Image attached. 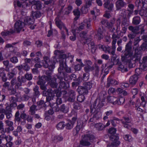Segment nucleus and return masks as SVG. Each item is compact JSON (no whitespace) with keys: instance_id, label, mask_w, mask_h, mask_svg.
<instances>
[{"instance_id":"f257e3e1","label":"nucleus","mask_w":147,"mask_h":147,"mask_svg":"<svg viewBox=\"0 0 147 147\" xmlns=\"http://www.w3.org/2000/svg\"><path fill=\"white\" fill-rule=\"evenodd\" d=\"M56 58V56H55L54 57L53 61H50L49 58L46 57H44V60L42 61L41 63L42 65L45 67L47 68L49 67V69L50 70H52L54 68V65L55 62V59Z\"/></svg>"},{"instance_id":"f03ea898","label":"nucleus","mask_w":147,"mask_h":147,"mask_svg":"<svg viewBox=\"0 0 147 147\" xmlns=\"http://www.w3.org/2000/svg\"><path fill=\"white\" fill-rule=\"evenodd\" d=\"M24 21L25 25L30 26V28L31 29L34 28L35 25H34V20L31 19V17L28 16H25L24 18Z\"/></svg>"},{"instance_id":"7ed1b4c3","label":"nucleus","mask_w":147,"mask_h":147,"mask_svg":"<svg viewBox=\"0 0 147 147\" xmlns=\"http://www.w3.org/2000/svg\"><path fill=\"white\" fill-rule=\"evenodd\" d=\"M25 26V24L23 22L20 20L17 21L14 24V30L18 32H19Z\"/></svg>"},{"instance_id":"20e7f679","label":"nucleus","mask_w":147,"mask_h":147,"mask_svg":"<svg viewBox=\"0 0 147 147\" xmlns=\"http://www.w3.org/2000/svg\"><path fill=\"white\" fill-rule=\"evenodd\" d=\"M86 25H87L88 28H89L90 26V20L89 19L85 20L84 22L81 24L78 29L75 30V32L77 33H78L79 31L84 28V26Z\"/></svg>"},{"instance_id":"39448f33","label":"nucleus","mask_w":147,"mask_h":147,"mask_svg":"<svg viewBox=\"0 0 147 147\" xmlns=\"http://www.w3.org/2000/svg\"><path fill=\"white\" fill-rule=\"evenodd\" d=\"M45 79L48 81V83H49L50 86L53 88H55L57 86V84L56 83V80L55 79H51L50 76H46Z\"/></svg>"},{"instance_id":"423d86ee","label":"nucleus","mask_w":147,"mask_h":147,"mask_svg":"<svg viewBox=\"0 0 147 147\" xmlns=\"http://www.w3.org/2000/svg\"><path fill=\"white\" fill-rule=\"evenodd\" d=\"M55 23L57 26L60 29H63L65 30L66 32L67 33V35H69L68 33V30L66 28L64 24L62 23L61 21L59 20L57 18H56L55 19Z\"/></svg>"},{"instance_id":"0eeeda50","label":"nucleus","mask_w":147,"mask_h":147,"mask_svg":"<svg viewBox=\"0 0 147 147\" xmlns=\"http://www.w3.org/2000/svg\"><path fill=\"white\" fill-rule=\"evenodd\" d=\"M90 140L91 138L90 136L86 135L84 136L83 139L80 141V144L83 146H89L90 145V143L88 141Z\"/></svg>"},{"instance_id":"6e6552de","label":"nucleus","mask_w":147,"mask_h":147,"mask_svg":"<svg viewBox=\"0 0 147 147\" xmlns=\"http://www.w3.org/2000/svg\"><path fill=\"white\" fill-rule=\"evenodd\" d=\"M6 125L9 127L5 129L6 131L7 132H9L10 131H12L14 129V127L13 125V122L10 121L9 120H7L5 121Z\"/></svg>"},{"instance_id":"1a4fd4ad","label":"nucleus","mask_w":147,"mask_h":147,"mask_svg":"<svg viewBox=\"0 0 147 147\" xmlns=\"http://www.w3.org/2000/svg\"><path fill=\"white\" fill-rule=\"evenodd\" d=\"M91 39L90 38L88 39L86 41L87 44L88 45L89 49H91L92 51L93 52H95L96 47L94 45V43L93 42H91Z\"/></svg>"},{"instance_id":"9d476101","label":"nucleus","mask_w":147,"mask_h":147,"mask_svg":"<svg viewBox=\"0 0 147 147\" xmlns=\"http://www.w3.org/2000/svg\"><path fill=\"white\" fill-rule=\"evenodd\" d=\"M27 0H23L24 1H25ZM29 2L33 5H34L37 9H39L41 8L42 5L40 2L39 1H32L29 0Z\"/></svg>"},{"instance_id":"9b49d317","label":"nucleus","mask_w":147,"mask_h":147,"mask_svg":"<svg viewBox=\"0 0 147 147\" xmlns=\"http://www.w3.org/2000/svg\"><path fill=\"white\" fill-rule=\"evenodd\" d=\"M77 90L80 94H87L88 93V90H86L84 86H79L77 89Z\"/></svg>"},{"instance_id":"f8f14e48","label":"nucleus","mask_w":147,"mask_h":147,"mask_svg":"<svg viewBox=\"0 0 147 147\" xmlns=\"http://www.w3.org/2000/svg\"><path fill=\"white\" fill-rule=\"evenodd\" d=\"M138 79V77L136 75H134L131 76L129 79V82L130 84L134 85L136 84Z\"/></svg>"},{"instance_id":"ddd939ff","label":"nucleus","mask_w":147,"mask_h":147,"mask_svg":"<svg viewBox=\"0 0 147 147\" xmlns=\"http://www.w3.org/2000/svg\"><path fill=\"white\" fill-rule=\"evenodd\" d=\"M107 100L108 102L113 105L117 104V98L113 96L108 97H107Z\"/></svg>"},{"instance_id":"4468645a","label":"nucleus","mask_w":147,"mask_h":147,"mask_svg":"<svg viewBox=\"0 0 147 147\" xmlns=\"http://www.w3.org/2000/svg\"><path fill=\"white\" fill-rule=\"evenodd\" d=\"M104 6L109 11L111 10L113 7V4L109 1L105 2L104 4Z\"/></svg>"},{"instance_id":"2eb2a0df","label":"nucleus","mask_w":147,"mask_h":147,"mask_svg":"<svg viewBox=\"0 0 147 147\" xmlns=\"http://www.w3.org/2000/svg\"><path fill=\"white\" fill-rule=\"evenodd\" d=\"M110 138L111 140L114 142V145H119L120 143L119 142L118 140L119 138L117 136H112L110 137Z\"/></svg>"},{"instance_id":"dca6fc26","label":"nucleus","mask_w":147,"mask_h":147,"mask_svg":"<svg viewBox=\"0 0 147 147\" xmlns=\"http://www.w3.org/2000/svg\"><path fill=\"white\" fill-rule=\"evenodd\" d=\"M52 140L55 142H57L62 141L63 140V138L60 135H56L53 136Z\"/></svg>"},{"instance_id":"f3484780","label":"nucleus","mask_w":147,"mask_h":147,"mask_svg":"<svg viewBox=\"0 0 147 147\" xmlns=\"http://www.w3.org/2000/svg\"><path fill=\"white\" fill-rule=\"evenodd\" d=\"M140 94V96H141V99L142 100V102L140 104H139V102H137V103H139L138 104L140 106H141L142 107H145L146 103V102L145 100L144 97L143 96L144 94L143 93H141Z\"/></svg>"},{"instance_id":"a211bd4d","label":"nucleus","mask_w":147,"mask_h":147,"mask_svg":"<svg viewBox=\"0 0 147 147\" xmlns=\"http://www.w3.org/2000/svg\"><path fill=\"white\" fill-rule=\"evenodd\" d=\"M124 121H122V122H123V124L124 125V126L126 128L129 129L130 126L127 123L130 122V120L128 117L124 118Z\"/></svg>"},{"instance_id":"6ab92c4d","label":"nucleus","mask_w":147,"mask_h":147,"mask_svg":"<svg viewBox=\"0 0 147 147\" xmlns=\"http://www.w3.org/2000/svg\"><path fill=\"white\" fill-rule=\"evenodd\" d=\"M115 21V20L114 18H113L111 22V24L110 23L107 22V26L110 29V30L112 32L114 31L115 30V28H112V25L114 23V22Z\"/></svg>"},{"instance_id":"aec40b11","label":"nucleus","mask_w":147,"mask_h":147,"mask_svg":"<svg viewBox=\"0 0 147 147\" xmlns=\"http://www.w3.org/2000/svg\"><path fill=\"white\" fill-rule=\"evenodd\" d=\"M9 107H6V111L5 112V115H6L7 119L10 118L12 117V115L11 113V110Z\"/></svg>"},{"instance_id":"412c9836","label":"nucleus","mask_w":147,"mask_h":147,"mask_svg":"<svg viewBox=\"0 0 147 147\" xmlns=\"http://www.w3.org/2000/svg\"><path fill=\"white\" fill-rule=\"evenodd\" d=\"M118 84V82L115 80H113L110 78H108V83L107 86L109 87L111 84L115 85L117 84Z\"/></svg>"},{"instance_id":"4be33fe9","label":"nucleus","mask_w":147,"mask_h":147,"mask_svg":"<svg viewBox=\"0 0 147 147\" xmlns=\"http://www.w3.org/2000/svg\"><path fill=\"white\" fill-rule=\"evenodd\" d=\"M124 5V3L122 0H119L116 2V6L117 9L123 7Z\"/></svg>"},{"instance_id":"5701e85b","label":"nucleus","mask_w":147,"mask_h":147,"mask_svg":"<svg viewBox=\"0 0 147 147\" xmlns=\"http://www.w3.org/2000/svg\"><path fill=\"white\" fill-rule=\"evenodd\" d=\"M139 14L141 16H147V7L146 8L143 7L139 11Z\"/></svg>"},{"instance_id":"b1692460","label":"nucleus","mask_w":147,"mask_h":147,"mask_svg":"<svg viewBox=\"0 0 147 147\" xmlns=\"http://www.w3.org/2000/svg\"><path fill=\"white\" fill-rule=\"evenodd\" d=\"M100 48L102 49V50L106 52H108L109 53H110L111 48L109 46L105 47L102 45H100Z\"/></svg>"},{"instance_id":"393cba45","label":"nucleus","mask_w":147,"mask_h":147,"mask_svg":"<svg viewBox=\"0 0 147 147\" xmlns=\"http://www.w3.org/2000/svg\"><path fill=\"white\" fill-rule=\"evenodd\" d=\"M70 54H69L68 55H67L65 54H62L60 55V60L59 61L61 62L62 61V62H63L64 60L65 59V61H66V59L67 58H69V57Z\"/></svg>"},{"instance_id":"a878e982","label":"nucleus","mask_w":147,"mask_h":147,"mask_svg":"<svg viewBox=\"0 0 147 147\" xmlns=\"http://www.w3.org/2000/svg\"><path fill=\"white\" fill-rule=\"evenodd\" d=\"M118 69L122 72L127 71V68L122 64H119Z\"/></svg>"},{"instance_id":"bb28decb","label":"nucleus","mask_w":147,"mask_h":147,"mask_svg":"<svg viewBox=\"0 0 147 147\" xmlns=\"http://www.w3.org/2000/svg\"><path fill=\"white\" fill-rule=\"evenodd\" d=\"M116 42L115 41H112V51L111 53L112 55H113L114 56H115V50L116 47L115 44Z\"/></svg>"},{"instance_id":"cd10ccee","label":"nucleus","mask_w":147,"mask_h":147,"mask_svg":"<svg viewBox=\"0 0 147 147\" xmlns=\"http://www.w3.org/2000/svg\"><path fill=\"white\" fill-rule=\"evenodd\" d=\"M15 31L11 29H10L9 31L3 32H2L1 34L2 36H5L13 33Z\"/></svg>"},{"instance_id":"c85d7f7f","label":"nucleus","mask_w":147,"mask_h":147,"mask_svg":"<svg viewBox=\"0 0 147 147\" xmlns=\"http://www.w3.org/2000/svg\"><path fill=\"white\" fill-rule=\"evenodd\" d=\"M95 127L98 130H102L104 128L105 126L101 123H97L95 124Z\"/></svg>"},{"instance_id":"c756f323","label":"nucleus","mask_w":147,"mask_h":147,"mask_svg":"<svg viewBox=\"0 0 147 147\" xmlns=\"http://www.w3.org/2000/svg\"><path fill=\"white\" fill-rule=\"evenodd\" d=\"M84 87L87 90H90L92 87V83L90 82H85L84 83Z\"/></svg>"},{"instance_id":"7c9ffc66","label":"nucleus","mask_w":147,"mask_h":147,"mask_svg":"<svg viewBox=\"0 0 147 147\" xmlns=\"http://www.w3.org/2000/svg\"><path fill=\"white\" fill-rule=\"evenodd\" d=\"M80 37L81 38V39L83 40H86V41L88 39L86 38V32H82L80 34Z\"/></svg>"},{"instance_id":"2f4dec72","label":"nucleus","mask_w":147,"mask_h":147,"mask_svg":"<svg viewBox=\"0 0 147 147\" xmlns=\"http://www.w3.org/2000/svg\"><path fill=\"white\" fill-rule=\"evenodd\" d=\"M41 16L40 13L38 11L34 12L32 14V16L33 17L32 19H34L35 18H37L40 17Z\"/></svg>"},{"instance_id":"473e14b6","label":"nucleus","mask_w":147,"mask_h":147,"mask_svg":"<svg viewBox=\"0 0 147 147\" xmlns=\"http://www.w3.org/2000/svg\"><path fill=\"white\" fill-rule=\"evenodd\" d=\"M74 15L76 16L75 18L76 20H77L78 18L80 15V12L78 9H74L73 11Z\"/></svg>"},{"instance_id":"72a5a7b5","label":"nucleus","mask_w":147,"mask_h":147,"mask_svg":"<svg viewBox=\"0 0 147 147\" xmlns=\"http://www.w3.org/2000/svg\"><path fill=\"white\" fill-rule=\"evenodd\" d=\"M65 127V124L63 122H60L58 123L56 127L58 130H60L63 129Z\"/></svg>"},{"instance_id":"f704fd0d","label":"nucleus","mask_w":147,"mask_h":147,"mask_svg":"<svg viewBox=\"0 0 147 147\" xmlns=\"http://www.w3.org/2000/svg\"><path fill=\"white\" fill-rule=\"evenodd\" d=\"M60 110L64 113H67L68 111V108L66 107L64 105H63L61 107Z\"/></svg>"},{"instance_id":"c9c22d12","label":"nucleus","mask_w":147,"mask_h":147,"mask_svg":"<svg viewBox=\"0 0 147 147\" xmlns=\"http://www.w3.org/2000/svg\"><path fill=\"white\" fill-rule=\"evenodd\" d=\"M91 14L94 15L95 16H98L100 14L99 10L96 8H95L90 12Z\"/></svg>"},{"instance_id":"e433bc0d","label":"nucleus","mask_w":147,"mask_h":147,"mask_svg":"<svg viewBox=\"0 0 147 147\" xmlns=\"http://www.w3.org/2000/svg\"><path fill=\"white\" fill-rule=\"evenodd\" d=\"M36 106L35 105H32L30 108V112L32 115H33L35 113L36 110Z\"/></svg>"},{"instance_id":"4c0bfd02","label":"nucleus","mask_w":147,"mask_h":147,"mask_svg":"<svg viewBox=\"0 0 147 147\" xmlns=\"http://www.w3.org/2000/svg\"><path fill=\"white\" fill-rule=\"evenodd\" d=\"M140 21V18L139 17L136 16L133 19V23L135 24H138Z\"/></svg>"},{"instance_id":"58836bf2","label":"nucleus","mask_w":147,"mask_h":147,"mask_svg":"<svg viewBox=\"0 0 147 147\" xmlns=\"http://www.w3.org/2000/svg\"><path fill=\"white\" fill-rule=\"evenodd\" d=\"M123 138L126 141L131 142L132 140V138L131 136L129 135H125L123 136Z\"/></svg>"},{"instance_id":"ea45409f","label":"nucleus","mask_w":147,"mask_h":147,"mask_svg":"<svg viewBox=\"0 0 147 147\" xmlns=\"http://www.w3.org/2000/svg\"><path fill=\"white\" fill-rule=\"evenodd\" d=\"M96 36L98 39H100L103 37L102 34L101 30L100 29L98 30L97 34H96Z\"/></svg>"},{"instance_id":"a19ab883","label":"nucleus","mask_w":147,"mask_h":147,"mask_svg":"<svg viewBox=\"0 0 147 147\" xmlns=\"http://www.w3.org/2000/svg\"><path fill=\"white\" fill-rule=\"evenodd\" d=\"M74 125V123H72L71 121H69L66 124V128L68 129H71L73 127Z\"/></svg>"},{"instance_id":"79ce46f5","label":"nucleus","mask_w":147,"mask_h":147,"mask_svg":"<svg viewBox=\"0 0 147 147\" xmlns=\"http://www.w3.org/2000/svg\"><path fill=\"white\" fill-rule=\"evenodd\" d=\"M85 97L83 95L80 94L78 97L77 100L79 102H82L84 101Z\"/></svg>"},{"instance_id":"37998d69","label":"nucleus","mask_w":147,"mask_h":147,"mask_svg":"<svg viewBox=\"0 0 147 147\" xmlns=\"http://www.w3.org/2000/svg\"><path fill=\"white\" fill-rule=\"evenodd\" d=\"M135 4L136 6L138 7L140 5L144 6V3L142 0H136L135 1Z\"/></svg>"},{"instance_id":"c03bdc74","label":"nucleus","mask_w":147,"mask_h":147,"mask_svg":"<svg viewBox=\"0 0 147 147\" xmlns=\"http://www.w3.org/2000/svg\"><path fill=\"white\" fill-rule=\"evenodd\" d=\"M84 70L86 72H88L93 69V67L90 66H86L84 68Z\"/></svg>"},{"instance_id":"a18cd8bd","label":"nucleus","mask_w":147,"mask_h":147,"mask_svg":"<svg viewBox=\"0 0 147 147\" xmlns=\"http://www.w3.org/2000/svg\"><path fill=\"white\" fill-rule=\"evenodd\" d=\"M56 92V91H52L51 90H49L47 92L48 95L51 97H53L54 96V94Z\"/></svg>"},{"instance_id":"49530a36","label":"nucleus","mask_w":147,"mask_h":147,"mask_svg":"<svg viewBox=\"0 0 147 147\" xmlns=\"http://www.w3.org/2000/svg\"><path fill=\"white\" fill-rule=\"evenodd\" d=\"M124 98L123 97H121L119 98V101L118 100V99H117V104H122L124 102Z\"/></svg>"},{"instance_id":"de8ad7c7","label":"nucleus","mask_w":147,"mask_h":147,"mask_svg":"<svg viewBox=\"0 0 147 147\" xmlns=\"http://www.w3.org/2000/svg\"><path fill=\"white\" fill-rule=\"evenodd\" d=\"M116 131V130L114 128H111L109 130V133L112 135L115 134Z\"/></svg>"},{"instance_id":"09e8293b","label":"nucleus","mask_w":147,"mask_h":147,"mask_svg":"<svg viewBox=\"0 0 147 147\" xmlns=\"http://www.w3.org/2000/svg\"><path fill=\"white\" fill-rule=\"evenodd\" d=\"M92 1V0H85L86 6L87 8L91 6Z\"/></svg>"},{"instance_id":"8fccbe9b","label":"nucleus","mask_w":147,"mask_h":147,"mask_svg":"<svg viewBox=\"0 0 147 147\" xmlns=\"http://www.w3.org/2000/svg\"><path fill=\"white\" fill-rule=\"evenodd\" d=\"M117 121H119V119L117 118H115L111 120V123L112 125L113 126H115L116 123H119Z\"/></svg>"},{"instance_id":"3c124183","label":"nucleus","mask_w":147,"mask_h":147,"mask_svg":"<svg viewBox=\"0 0 147 147\" xmlns=\"http://www.w3.org/2000/svg\"><path fill=\"white\" fill-rule=\"evenodd\" d=\"M83 80L84 81H86L88 80L89 77V74L88 73L84 74L83 75Z\"/></svg>"},{"instance_id":"603ef678","label":"nucleus","mask_w":147,"mask_h":147,"mask_svg":"<svg viewBox=\"0 0 147 147\" xmlns=\"http://www.w3.org/2000/svg\"><path fill=\"white\" fill-rule=\"evenodd\" d=\"M140 68L142 70L146 71L147 69V66L145 64H142L140 65Z\"/></svg>"},{"instance_id":"864d4df0","label":"nucleus","mask_w":147,"mask_h":147,"mask_svg":"<svg viewBox=\"0 0 147 147\" xmlns=\"http://www.w3.org/2000/svg\"><path fill=\"white\" fill-rule=\"evenodd\" d=\"M10 61L12 63H15L18 62V60L16 57H13L11 58Z\"/></svg>"},{"instance_id":"5fc2aeb1","label":"nucleus","mask_w":147,"mask_h":147,"mask_svg":"<svg viewBox=\"0 0 147 147\" xmlns=\"http://www.w3.org/2000/svg\"><path fill=\"white\" fill-rule=\"evenodd\" d=\"M0 76L2 77V80L3 81L5 82L7 80V78L5 77V74L3 72L0 73Z\"/></svg>"},{"instance_id":"6e6d98bb","label":"nucleus","mask_w":147,"mask_h":147,"mask_svg":"<svg viewBox=\"0 0 147 147\" xmlns=\"http://www.w3.org/2000/svg\"><path fill=\"white\" fill-rule=\"evenodd\" d=\"M119 37L118 35L113 33L112 36V38L113 39V41H115V42H117V39L119 38Z\"/></svg>"},{"instance_id":"4d7b16f0","label":"nucleus","mask_w":147,"mask_h":147,"mask_svg":"<svg viewBox=\"0 0 147 147\" xmlns=\"http://www.w3.org/2000/svg\"><path fill=\"white\" fill-rule=\"evenodd\" d=\"M19 112L18 111H17L16 113L15 116V119L18 121H19L20 120V119L19 117Z\"/></svg>"},{"instance_id":"13d9d810","label":"nucleus","mask_w":147,"mask_h":147,"mask_svg":"<svg viewBox=\"0 0 147 147\" xmlns=\"http://www.w3.org/2000/svg\"><path fill=\"white\" fill-rule=\"evenodd\" d=\"M138 104L139 103H137L135 105L136 107V109L138 111L142 112H143V109L140 108V106Z\"/></svg>"},{"instance_id":"bf43d9fd","label":"nucleus","mask_w":147,"mask_h":147,"mask_svg":"<svg viewBox=\"0 0 147 147\" xmlns=\"http://www.w3.org/2000/svg\"><path fill=\"white\" fill-rule=\"evenodd\" d=\"M84 63L86 66H91L92 65V62L90 60H85Z\"/></svg>"},{"instance_id":"052dcab7","label":"nucleus","mask_w":147,"mask_h":147,"mask_svg":"<svg viewBox=\"0 0 147 147\" xmlns=\"http://www.w3.org/2000/svg\"><path fill=\"white\" fill-rule=\"evenodd\" d=\"M128 28L129 30L131 31L134 32H135V30H138V28H134L132 26H129Z\"/></svg>"},{"instance_id":"680f3d73","label":"nucleus","mask_w":147,"mask_h":147,"mask_svg":"<svg viewBox=\"0 0 147 147\" xmlns=\"http://www.w3.org/2000/svg\"><path fill=\"white\" fill-rule=\"evenodd\" d=\"M25 77L27 80H30L32 78V76L31 74H26L25 75Z\"/></svg>"},{"instance_id":"e2e57ef3","label":"nucleus","mask_w":147,"mask_h":147,"mask_svg":"<svg viewBox=\"0 0 147 147\" xmlns=\"http://www.w3.org/2000/svg\"><path fill=\"white\" fill-rule=\"evenodd\" d=\"M67 0H59V3L62 7H64Z\"/></svg>"},{"instance_id":"0e129e2a","label":"nucleus","mask_w":147,"mask_h":147,"mask_svg":"<svg viewBox=\"0 0 147 147\" xmlns=\"http://www.w3.org/2000/svg\"><path fill=\"white\" fill-rule=\"evenodd\" d=\"M117 26L116 31H118L120 28V21L119 20H117Z\"/></svg>"},{"instance_id":"69168bd1","label":"nucleus","mask_w":147,"mask_h":147,"mask_svg":"<svg viewBox=\"0 0 147 147\" xmlns=\"http://www.w3.org/2000/svg\"><path fill=\"white\" fill-rule=\"evenodd\" d=\"M142 70L140 67V68L136 69L135 70V72L137 74L139 75L141 74Z\"/></svg>"},{"instance_id":"338daca9","label":"nucleus","mask_w":147,"mask_h":147,"mask_svg":"<svg viewBox=\"0 0 147 147\" xmlns=\"http://www.w3.org/2000/svg\"><path fill=\"white\" fill-rule=\"evenodd\" d=\"M131 92L133 94L136 95L138 93V89L137 88H133Z\"/></svg>"},{"instance_id":"774afa93","label":"nucleus","mask_w":147,"mask_h":147,"mask_svg":"<svg viewBox=\"0 0 147 147\" xmlns=\"http://www.w3.org/2000/svg\"><path fill=\"white\" fill-rule=\"evenodd\" d=\"M101 57L102 58L106 60L108 59L109 58V56L108 55L105 54H103L102 55Z\"/></svg>"}]
</instances>
